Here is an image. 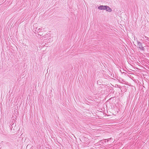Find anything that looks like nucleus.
I'll return each instance as SVG.
<instances>
[{
    "label": "nucleus",
    "mask_w": 149,
    "mask_h": 149,
    "mask_svg": "<svg viewBox=\"0 0 149 149\" xmlns=\"http://www.w3.org/2000/svg\"><path fill=\"white\" fill-rule=\"evenodd\" d=\"M106 139H104L103 140H100L101 146L103 145L105 143H106Z\"/></svg>",
    "instance_id": "obj_4"
},
{
    "label": "nucleus",
    "mask_w": 149,
    "mask_h": 149,
    "mask_svg": "<svg viewBox=\"0 0 149 149\" xmlns=\"http://www.w3.org/2000/svg\"><path fill=\"white\" fill-rule=\"evenodd\" d=\"M137 45L139 46V48L140 49H144L142 45V43L139 41H137Z\"/></svg>",
    "instance_id": "obj_2"
},
{
    "label": "nucleus",
    "mask_w": 149,
    "mask_h": 149,
    "mask_svg": "<svg viewBox=\"0 0 149 149\" xmlns=\"http://www.w3.org/2000/svg\"><path fill=\"white\" fill-rule=\"evenodd\" d=\"M111 139V138H109V139H106V140H107V142H108L110 140V139Z\"/></svg>",
    "instance_id": "obj_7"
},
{
    "label": "nucleus",
    "mask_w": 149,
    "mask_h": 149,
    "mask_svg": "<svg viewBox=\"0 0 149 149\" xmlns=\"http://www.w3.org/2000/svg\"><path fill=\"white\" fill-rule=\"evenodd\" d=\"M144 37L147 40H148V39L149 40V38L148 37H147L146 36H144Z\"/></svg>",
    "instance_id": "obj_8"
},
{
    "label": "nucleus",
    "mask_w": 149,
    "mask_h": 149,
    "mask_svg": "<svg viewBox=\"0 0 149 149\" xmlns=\"http://www.w3.org/2000/svg\"><path fill=\"white\" fill-rule=\"evenodd\" d=\"M42 30V28H39L38 29V32H40Z\"/></svg>",
    "instance_id": "obj_6"
},
{
    "label": "nucleus",
    "mask_w": 149,
    "mask_h": 149,
    "mask_svg": "<svg viewBox=\"0 0 149 149\" xmlns=\"http://www.w3.org/2000/svg\"><path fill=\"white\" fill-rule=\"evenodd\" d=\"M10 129H11V130L12 129V128H11V127H10Z\"/></svg>",
    "instance_id": "obj_9"
},
{
    "label": "nucleus",
    "mask_w": 149,
    "mask_h": 149,
    "mask_svg": "<svg viewBox=\"0 0 149 149\" xmlns=\"http://www.w3.org/2000/svg\"><path fill=\"white\" fill-rule=\"evenodd\" d=\"M106 6H103V5H101L98 7V9L102 10H105V8L106 7Z\"/></svg>",
    "instance_id": "obj_1"
},
{
    "label": "nucleus",
    "mask_w": 149,
    "mask_h": 149,
    "mask_svg": "<svg viewBox=\"0 0 149 149\" xmlns=\"http://www.w3.org/2000/svg\"><path fill=\"white\" fill-rule=\"evenodd\" d=\"M106 7L105 10H106L107 11L109 12H111L112 11V9L111 8L107 6H106Z\"/></svg>",
    "instance_id": "obj_3"
},
{
    "label": "nucleus",
    "mask_w": 149,
    "mask_h": 149,
    "mask_svg": "<svg viewBox=\"0 0 149 149\" xmlns=\"http://www.w3.org/2000/svg\"><path fill=\"white\" fill-rule=\"evenodd\" d=\"M100 141H99L98 142L96 143L95 144H94V145L95 146H101L100 144Z\"/></svg>",
    "instance_id": "obj_5"
},
{
    "label": "nucleus",
    "mask_w": 149,
    "mask_h": 149,
    "mask_svg": "<svg viewBox=\"0 0 149 149\" xmlns=\"http://www.w3.org/2000/svg\"><path fill=\"white\" fill-rule=\"evenodd\" d=\"M12 123H13V120L12 121Z\"/></svg>",
    "instance_id": "obj_10"
}]
</instances>
